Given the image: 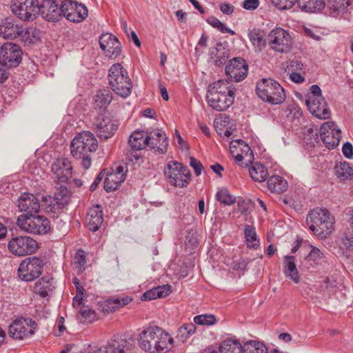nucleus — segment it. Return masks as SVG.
Listing matches in <instances>:
<instances>
[{
    "label": "nucleus",
    "mask_w": 353,
    "mask_h": 353,
    "mask_svg": "<svg viewBox=\"0 0 353 353\" xmlns=\"http://www.w3.org/2000/svg\"><path fill=\"white\" fill-rule=\"evenodd\" d=\"M139 347L150 353H168L174 347V339L165 330L150 326L143 330L137 339Z\"/></svg>",
    "instance_id": "obj_1"
},
{
    "label": "nucleus",
    "mask_w": 353,
    "mask_h": 353,
    "mask_svg": "<svg viewBox=\"0 0 353 353\" xmlns=\"http://www.w3.org/2000/svg\"><path fill=\"white\" fill-rule=\"evenodd\" d=\"M98 148V141L94 135L89 131L77 134L70 145V153L76 160H81V166L88 170L92 164L91 154Z\"/></svg>",
    "instance_id": "obj_2"
},
{
    "label": "nucleus",
    "mask_w": 353,
    "mask_h": 353,
    "mask_svg": "<svg viewBox=\"0 0 353 353\" xmlns=\"http://www.w3.org/2000/svg\"><path fill=\"white\" fill-rule=\"evenodd\" d=\"M306 222L316 236L324 239L333 230L334 218L326 208H316L309 212Z\"/></svg>",
    "instance_id": "obj_3"
},
{
    "label": "nucleus",
    "mask_w": 353,
    "mask_h": 353,
    "mask_svg": "<svg viewBox=\"0 0 353 353\" xmlns=\"http://www.w3.org/2000/svg\"><path fill=\"white\" fill-rule=\"evenodd\" d=\"M109 85L117 95L126 98L132 92V81L127 70L120 63L113 64L108 72Z\"/></svg>",
    "instance_id": "obj_4"
},
{
    "label": "nucleus",
    "mask_w": 353,
    "mask_h": 353,
    "mask_svg": "<svg viewBox=\"0 0 353 353\" xmlns=\"http://www.w3.org/2000/svg\"><path fill=\"white\" fill-rule=\"evenodd\" d=\"M256 91L263 101L273 105L281 104L286 99L283 87L272 79H263L259 81L256 83Z\"/></svg>",
    "instance_id": "obj_5"
},
{
    "label": "nucleus",
    "mask_w": 353,
    "mask_h": 353,
    "mask_svg": "<svg viewBox=\"0 0 353 353\" xmlns=\"http://www.w3.org/2000/svg\"><path fill=\"white\" fill-rule=\"evenodd\" d=\"M17 225L21 230L37 235L46 234L51 230L50 221L44 216L37 214L19 215Z\"/></svg>",
    "instance_id": "obj_6"
},
{
    "label": "nucleus",
    "mask_w": 353,
    "mask_h": 353,
    "mask_svg": "<svg viewBox=\"0 0 353 353\" xmlns=\"http://www.w3.org/2000/svg\"><path fill=\"white\" fill-rule=\"evenodd\" d=\"M39 330L38 323L30 317H18L12 321L8 327L10 338L23 341L30 338Z\"/></svg>",
    "instance_id": "obj_7"
},
{
    "label": "nucleus",
    "mask_w": 353,
    "mask_h": 353,
    "mask_svg": "<svg viewBox=\"0 0 353 353\" xmlns=\"http://www.w3.org/2000/svg\"><path fill=\"white\" fill-rule=\"evenodd\" d=\"M164 174L171 185L179 188L187 187L192 179L190 170L176 161H170L167 163Z\"/></svg>",
    "instance_id": "obj_8"
},
{
    "label": "nucleus",
    "mask_w": 353,
    "mask_h": 353,
    "mask_svg": "<svg viewBox=\"0 0 353 353\" xmlns=\"http://www.w3.org/2000/svg\"><path fill=\"white\" fill-rule=\"evenodd\" d=\"M44 265L45 259L43 257H28L19 264L18 276L24 281H32L42 274Z\"/></svg>",
    "instance_id": "obj_9"
},
{
    "label": "nucleus",
    "mask_w": 353,
    "mask_h": 353,
    "mask_svg": "<svg viewBox=\"0 0 353 353\" xmlns=\"http://www.w3.org/2000/svg\"><path fill=\"white\" fill-rule=\"evenodd\" d=\"M268 44L274 52L287 53L292 48V40L288 31L281 28H276L269 32Z\"/></svg>",
    "instance_id": "obj_10"
},
{
    "label": "nucleus",
    "mask_w": 353,
    "mask_h": 353,
    "mask_svg": "<svg viewBox=\"0 0 353 353\" xmlns=\"http://www.w3.org/2000/svg\"><path fill=\"white\" fill-rule=\"evenodd\" d=\"M12 13L22 21H32L39 12V0H12Z\"/></svg>",
    "instance_id": "obj_11"
},
{
    "label": "nucleus",
    "mask_w": 353,
    "mask_h": 353,
    "mask_svg": "<svg viewBox=\"0 0 353 353\" xmlns=\"http://www.w3.org/2000/svg\"><path fill=\"white\" fill-rule=\"evenodd\" d=\"M93 130L101 139H108L113 137L119 128V121L108 112H104L96 118Z\"/></svg>",
    "instance_id": "obj_12"
},
{
    "label": "nucleus",
    "mask_w": 353,
    "mask_h": 353,
    "mask_svg": "<svg viewBox=\"0 0 353 353\" xmlns=\"http://www.w3.org/2000/svg\"><path fill=\"white\" fill-rule=\"evenodd\" d=\"M9 251L18 256L34 254L38 249V243L28 236H19L12 238L8 244Z\"/></svg>",
    "instance_id": "obj_13"
},
{
    "label": "nucleus",
    "mask_w": 353,
    "mask_h": 353,
    "mask_svg": "<svg viewBox=\"0 0 353 353\" xmlns=\"http://www.w3.org/2000/svg\"><path fill=\"white\" fill-rule=\"evenodd\" d=\"M230 151L236 163L241 166L247 167L252 163L254 154L251 148L241 139L232 141L230 144Z\"/></svg>",
    "instance_id": "obj_14"
},
{
    "label": "nucleus",
    "mask_w": 353,
    "mask_h": 353,
    "mask_svg": "<svg viewBox=\"0 0 353 353\" xmlns=\"http://www.w3.org/2000/svg\"><path fill=\"white\" fill-rule=\"evenodd\" d=\"M21 47L15 43H6L0 47V63L10 68L17 67L22 60Z\"/></svg>",
    "instance_id": "obj_15"
},
{
    "label": "nucleus",
    "mask_w": 353,
    "mask_h": 353,
    "mask_svg": "<svg viewBox=\"0 0 353 353\" xmlns=\"http://www.w3.org/2000/svg\"><path fill=\"white\" fill-rule=\"evenodd\" d=\"M88 15L87 7L72 0L62 1V17L73 23H80L84 21Z\"/></svg>",
    "instance_id": "obj_16"
},
{
    "label": "nucleus",
    "mask_w": 353,
    "mask_h": 353,
    "mask_svg": "<svg viewBox=\"0 0 353 353\" xmlns=\"http://www.w3.org/2000/svg\"><path fill=\"white\" fill-rule=\"evenodd\" d=\"M225 74L231 81L240 82L248 75V65L241 57H234L226 65Z\"/></svg>",
    "instance_id": "obj_17"
},
{
    "label": "nucleus",
    "mask_w": 353,
    "mask_h": 353,
    "mask_svg": "<svg viewBox=\"0 0 353 353\" xmlns=\"http://www.w3.org/2000/svg\"><path fill=\"white\" fill-rule=\"evenodd\" d=\"M336 127L335 123L327 121L320 128L321 139L330 150L336 148L341 138V131Z\"/></svg>",
    "instance_id": "obj_18"
},
{
    "label": "nucleus",
    "mask_w": 353,
    "mask_h": 353,
    "mask_svg": "<svg viewBox=\"0 0 353 353\" xmlns=\"http://www.w3.org/2000/svg\"><path fill=\"white\" fill-rule=\"evenodd\" d=\"M146 138L149 139L146 146H148L154 152L165 154L168 148V139L164 131L157 129L146 131Z\"/></svg>",
    "instance_id": "obj_19"
},
{
    "label": "nucleus",
    "mask_w": 353,
    "mask_h": 353,
    "mask_svg": "<svg viewBox=\"0 0 353 353\" xmlns=\"http://www.w3.org/2000/svg\"><path fill=\"white\" fill-rule=\"evenodd\" d=\"M70 194L64 186H60L54 193L53 201L44 207L46 212L58 214L69 203Z\"/></svg>",
    "instance_id": "obj_20"
},
{
    "label": "nucleus",
    "mask_w": 353,
    "mask_h": 353,
    "mask_svg": "<svg viewBox=\"0 0 353 353\" xmlns=\"http://www.w3.org/2000/svg\"><path fill=\"white\" fill-rule=\"evenodd\" d=\"M99 46L105 55L110 59H116L121 52L120 42L110 33L101 34L99 38Z\"/></svg>",
    "instance_id": "obj_21"
},
{
    "label": "nucleus",
    "mask_w": 353,
    "mask_h": 353,
    "mask_svg": "<svg viewBox=\"0 0 353 353\" xmlns=\"http://www.w3.org/2000/svg\"><path fill=\"white\" fill-rule=\"evenodd\" d=\"M48 21H59L62 17V3L59 6L57 0H43L39 4V12Z\"/></svg>",
    "instance_id": "obj_22"
},
{
    "label": "nucleus",
    "mask_w": 353,
    "mask_h": 353,
    "mask_svg": "<svg viewBox=\"0 0 353 353\" xmlns=\"http://www.w3.org/2000/svg\"><path fill=\"white\" fill-rule=\"evenodd\" d=\"M305 103L312 115L320 119H327L331 115L330 110L324 98L307 99Z\"/></svg>",
    "instance_id": "obj_23"
},
{
    "label": "nucleus",
    "mask_w": 353,
    "mask_h": 353,
    "mask_svg": "<svg viewBox=\"0 0 353 353\" xmlns=\"http://www.w3.org/2000/svg\"><path fill=\"white\" fill-rule=\"evenodd\" d=\"M52 172L61 182H67L72 175L70 161L65 157L58 158L52 165Z\"/></svg>",
    "instance_id": "obj_24"
},
{
    "label": "nucleus",
    "mask_w": 353,
    "mask_h": 353,
    "mask_svg": "<svg viewBox=\"0 0 353 353\" xmlns=\"http://www.w3.org/2000/svg\"><path fill=\"white\" fill-rule=\"evenodd\" d=\"M129 350V342L127 339L114 336L106 345L94 351V353H127Z\"/></svg>",
    "instance_id": "obj_25"
},
{
    "label": "nucleus",
    "mask_w": 353,
    "mask_h": 353,
    "mask_svg": "<svg viewBox=\"0 0 353 353\" xmlns=\"http://www.w3.org/2000/svg\"><path fill=\"white\" fill-rule=\"evenodd\" d=\"M18 207L25 214H37L40 210L39 199L32 194L23 192L18 199Z\"/></svg>",
    "instance_id": "obj_26"
},
{
    "label": "nucleus",
    "mask_w": 353,
    "mask_h": 353,
    "mask_svg": "<svg viewBox=\"0 0 353 353\" xmlns=\"http://www.w3.org/2000/svg\"><path fill=\"white\" fill-rule=\"evenodd\" d=\"M207 101L210 107L216 111L222 112L226 110L232 105L234 100V95L207 94Z\"/></svg>",
    "instance_id": "obj_27"
},
{
    "label": "nucleus",
    "mask_w": 353,
    "mask_h": 353,
    "mask_svg": "<svg viewBox=\"0 0 353 353\" xmlns=\"http://www.w3.org/2000/svg\"><path fill=\"white\" fill-rule=\"evenodd\" d=\"M21 32V24L11 18H6L0 22V37L5 39H15Z\"/></svg>",
    "instance_id": "obj_28"
},
{
    "label": "nucleus",
    "mask_w": 353,
    "mask_h": 353,
    "mask_svg": "<svg viewBox=\"0 0 353 353\" xmlns=\"http://www.w3.org/2000/svg\"><path fill=\"white\" fill-rule=\"evenodd\" d=\"M132 301V299L129 296L108 299L99 302V310L103 313H112L119 308L129 304Z\"/></svg>",
    "instance_id": "obj_29"
},
{
    "label": "nucleus",
    "mask_w": 353,
    "mask_h": 353,
    "mask_svg": "<svg viewBox=\"0 0 353 353\" xmlns=\"http://www.w3.org/2000/svg\"><path fill=\"white\" fill-rule=\"evenodd\" d=\"M210 59L216 66L224 65L230 57V50L226 45L217 43L216 46L211 48L209 51Z\"/></svg>",
    "instance_id": "obj_30"
},
{
    "label": "nucleus",
    "mask_w": 353,
    "mask_h": 353,
    "mask_svg": "<svg viewBox=\"0 0 353 353\" xmlns=\"http://www.w3.org/2000/svg\"><path fill=\"white\" fill-rule=\"evenodd\" d=\"M86 220L89 230L92 232L97 231L103 221V211L101 206L97 205L90 208L86 216Z\"/></svg>",
    "instance_id": "obj_31"
},
{
    "label": "nucleus",
    "mask_w": 353,
    "mask_h": 353,
    "mask_svg": "<svg viewBox=\"0 0 353 353\" xmlns=\"http://www.w3.org/2000/svg\"><path fill=\"white\" fill-rule=\"evenodd\" d=\"M207 94L235 95V88L231 83L227 81L218 80L208 86Z\"/></svg>",
    "instance_id": "obj_32"
},
{
    "label": "nucleus",
    "mask_w": 353,
    "mask_h": 353,
    "mask_svg": "<svg viewBox=\"0 0 353 353\" xmlns=\"http://www.w3.org/2000/svg\"><path fill=\"white\" fill-rule=\"evenodd\" d=\"M338 245L344 256L353 257V231L343 232L339 239Z\"/></svg>",
    "instance_id": "obj_33"
},
{
    "label": "nucleus",
    "mask_w": 353,
    "mask_h": 353,
    "mask_svg": "<svg viewBox=\"0 0 353 353\" xmlns=\"http://www.w3.org/2000/svg\"><path fill=\"white\" fill-rule=\"evenodd\" d=\"M284 274L295 283L300 281L299 271L296 265V258L294 256H285L283 259Z\"/></svg>",
    "instance_id": "obj_34"
},
{
    "label": "nucleus",
    "mask_w": 353,
    "mask_h": 353,
    "mask_svg": "<svg viewBox=\"0 0 353 353\" xmlns=\"http://www.w3.org/2000/svg\"><path fill=\"white\" fill-rule=\"evenodd\" d=\"M220 353H243V344L236 338H227L219 346Z\"/></svg>",
    "instance_id": "obj_35"
},
{
    "label": "nucleus",
    "mask_w": 353,
    "mask_h": 353,
    "mask_svg": "<svg viewBox=\"0 0 353 353\" xmlns=\"http://www.w3.org/2000/svg\"><path fill=\"white\" fill-rule=\"evenodd\" d=\"M148 140L146 138V132L136 130L130 136L128 143L132 150L138 151L146 147Z\"/></svg>",
    "instance_id": "obj_36"
},
{
    "label": "nucleus",
    "mask_w": 353,
    "mask_h": 353,
    "mask_svg": "<svg viewBox=\"0 0 353 353\" xmlns=\"http://www.w3.org/2000/svg\"><path fill=\"white\" fill-rule=\"evenodd\" d=\"M299 8L305 12H321L325 6V0H298Z\"/></svg>",
    "instance_id": "obj_37"
},
{
    "label": "nucleus",
    "mask_w": 353,
    "mask_h": 353,
    "mask_svg": "<svg viewBox=\"0 0 353 353\" xmlns=\"http://www.w3.org/2000/svg\"><path fill=\"white\" fill-rule=\"evenodd\" d=\"M112 99V96L108 90H99L94 96L93 106L95 109H106Z\"/></svg>",
    "instance_id": "obj_38"
},
{
    "label": "nucleus",
    "mask_w": 353,
    "mask_h": 353,
    "mask_svg": "<svg viewBox=\"0 0 353 353\" xmlns=\"http://www.w3.org/2000/svg\"><path fill=\"white\" fill-rule=\"evenodd\" d=\"M352 4V0H327V8L334 17L344 13Z\"/></svg>",
    "instance_id": "obj_39"
},
{
    "label": "nucleus",
    "mask_w": 353,
    "mask_h": 353,
    "mask_svg": "<svg viewBox=\"0 0 353 353\" xmlns=\"http://www.w3.org/2000/svg\"><path fill=\"white\" fill-rule=\"evenodd\" d=\"M252 163V165L249 168V174L252 180L260 183L265 181L268 176L266 167L258 162Z\"/></svg>",
    "instance_id": "obj_40"
},
{
    "label": "nucleus",
    "mask_w": 353,
    "mask_h": 353,
    "mask_svg": "<svg viewBox=\"0 0 353 353\" xmlns=\"http://www.w3.org/2000/svg\"><path fill=\"white\" fill-rule=\"evenodd\" d=\"M248 38L252 46L259 51H261L268 44V39H265L263 32L257 28L249 30Z\"/></svg>",
    "instance_id": "obj_41"
},
{
    "label": "nucleus",
    "mask_w": 353,
    "mask_h": 353,
    "mask_svg": "<svg viewBox=\"0 0 353 353\" xmlns=\"http://www.w3.org/2000/svg\"><path fill=\"white\" fill-rule=\"evenodd\" d=\"M267 185L268 189L271 192L279 194L285 192L288 187L287 181L279 175H273L270 176L268 179Z\"/></svg>",
    "instance_id": "obj_42"
},
{
    "label": "nucleus",
    "mask_w": 353,
    "mask_h": 353,
    "mask_svg": "<svg viewBox=\"0 0 353 353\" xmlns=\"http://www.w3.org/2000/svg\"><path fill=\"white\" fill-rule=\"evenodd\" d=\"M244 235L248 248L256 250L259 247L260 240L254 226L246 225L244 228Z\"/></svg>",
    "instance_id": "obj_43"
},
{
    "label": "nucleus",
    "mask_w": 353,
    "mask_h": 353,
    "mask_svg": "<svg viewBox=\"0 0 353 353\" xmlns=\"http://www.w3.org/2000/svg\"><path fill=\"white\" fill-rule=\"evenodd\" d=\"M123 181L124 180L122 176H119L116 174H113L112 172H108L106 174L103 183L104 190L107 192L114 191Z\"/></svg>",
    "instance_id": "obj_44"
},
{
    "label": "nucleus",
    "mask_w": 353,
    "mask_h": 353,
    "mask_svg": "<svg viewBox=\"0 0 353 353\" xmlns=\"http://www.w3.org/2000/svg\"><path fill=\"white\" fill-rule=\"evenodd\" d=\"M243 353H268V350L263 343L250 340L243 344Z\"/></svg>",
    "instance_id": "obj_45"
},
{
    "label": "nucleus",
    "mask_w": 353,
    "mask_h": 353,
    "mask_svg": "<svg viewBox=\"0 0 353 353\" xmlns=\"http://www.w3.org/2000/svg\"><path fill=\"white\" fill-rule=\"evenodd\" d=\"M335 173L341 181L353 179V168L347 162H341L335 167Z\"/></svg>",
    "instance_id": "obj_46"
},
{
    "label": "nucleus",
    "mask_w": 353,
    "mask_h": 353,
    "mask_svg": "<svg viewBox=\"0 0 353 353\" xmlns=\"http://www.w3.org/2000/svg\"><path fill=\"white\" fill-rule=\"evenodd\" d=\"M81 322L83 323H92L97 320V314L94 310L88 305H83L78 312Z\"/></svg>",
    "instance_id": "obj_47"
},
{
    "label": "nucleus",
    "mask_w": 353,
    "mask_h": 353,
    "mask_svg": "<svg viewBox=\"0 0 353 353\" xmlns=\"http://www.w3.org/2000/svg\"><path fill=\"white\" fill-rule=\"evenodd\" d=\"M34 292L39 294L41 297H46L48 295V292L52 290V284L48 276H43L39 279L34 284Z\"/></svg>",
    "instance_id": "obj_48"
},
{
    "label": "nucleus",
    "mask_w": 353,
    "mask_h": 353,
    "mask_svg": "<svg viewBox=\"0 0 353 353\" xmlns=\"http://www.w3.org/2000/svg\"><path fill=\"white\" fill-rule=\"evenodd\" d=\"M195 331L196 326L194 323H185L178 328L176 339L179 341L184 343L195 332Z\"/></svg>",
    "instance_id": "obj_49"
},
{
    "label": "nucleus",
    "mask_w": 353,
    "mask_h": 353,
    "mask_svg": "<svg viewBox=\"0 0 353 353\" xmlns=\"http://www.w3.org/2000/svg\"><path fill=\"white\" fill-rule=\"evenodd\" d=\"M325 255L319 248L312 247L309 254L305 257V261H312L315 264H321L325 261Z\"/></svg>",
    "instance_id": "obj_50"
},
{
    "label": "nucleus",
    "mask_w": 353,
    "mask_h": 353,
    "mask_svg": "<svg viewBox=\"0 0 353 353\" xmlns=\"http://www.w3.org/2000/svg\"><path fill=\"white\" fill-rule=\"evenodd\" d=\"M216 199L220 203L227 205H232L236 201V198L230 194L226 188L219 190L216 194Z\"/></svg>",
    "instance_id": "obj_51"
},
{
    "label": "nucleus",
    "mask_w": 353,
    "mask_h": 353,
    "mask_svg": "<svg viewBox=\"0 0 353 353\" xmlns=\"http://www.w3.org/2000/svg\"><path fill=\"white\" fill-rule=\"evenodd\" d=\"M21 32H19L18 38L26 44H30L33 42V39L35 37L34 33L36 32V29L34 28H24L22 25H21Z\"/></svg>",
    "instance_id": "obj_52"
},
{
    "label": "nucleus",
    "mask_w": 353,
    "mask_h": 353,
    "mask_svg": "<svg viewBox=\"0 0 353 353\" xmlns=\"http://www.w3.org/2000/svg\"><path fill=\"white\" fill-rule=\"evenodd\" d=\"M86 253L82 249H79L76 252L74 257V264L75 268L79 270V272H82L85 270V265L86 264Z\"/></svg>",
    "instance_id": "obj_53"
},
{
    "label": "nucleus",
    "mask_w": 353,
    "mask_h": 353,
    "mask_svg": "<svg viewBox=\"0 0 353 353\" xmlns=\"http://www.w3.org/2000/svg\"><path fill=\"white\" fill-rule=\"evenodd\" d=\"M194 323L200 325H212L216 323V318L212 314H201L194 316Z\"/></svg>",
    "instance_id": "obj_54"
},
{
    "label": "nucleus",
    "mask_w": 353,
    "mask_h": 353,
    "mask_svg": "<svg viewBox=\"0 0 353 353\" xmlns=\"http://www.w3.org/2000/svg\"><path fill=\"white\" fill-rule=\"evenodd\" d=\"M323 285L326 289L334 290L340 288L341 281L337 276L331 275L324 279Z\"/></svg>",
    "instance_id": "obj_55"
},
{
    "label": "nucleus",
    "mask_w": 353,
    "mask_h": 353,
    "mask_svg": "<svg viewBox=\"0 0 353 353\" xmlns=\"http://www.w3.org/2000/svg\"><path fill=\"white\" fill-rule=\"evenodd\" d=\"M286 71L288 74L292 72H303L304 65L303 63L299 60H290L286 66Z\"/></svg>",
    "instance_id": "obj_56"
},
{
    "label": "nucleus",
    "mask_w": 353,
    "mask_h": 353,
    "mask_svg": "<svg viewBox=\"0 0 353 353\" xmlns=\"http://www.w3.org/2000/svg\"><path fill=\"white\" fill-rule=\"evenodd\" d=\"M272 3L279 10H288L293 7L298 0H271Z\"/></svg>",
    "instance_id": "obj_57"
},
{
    "label": "nucleus",
    "mask_w": 353,
    "mask_h": 353,
    "mask_svg": "<svg viewBox=\"0 0 353 353\" xmlns=\"http://www.w3.org/2000/svg\"><path fill=\"white\" fill-rule=\"evenodd\" d=\"M190 165L193 168L196 176L201 175L202 171L204 170L203 165L201 161L193 157L190 158Z\"/></svg>",
    "instance_id": "obj_58"
},
{
    "label": "nucleus",
    "mask_w": 353,
    "mask_h": 353,
    "mask_svg": "<svg viewBox=\"0 0 353 353\" xmlns=\"http://www.w3.org/2000/svg\"><path fill=\"white\" fill-rule=\"evenodd\" d=\"M157 294L159 298L165 297L172 292L171 285L166 284L156 287Z\"/></svg>",
    "instance_id": "obj_59"
},
{
    "label": "nucleus",
    "mask_w": 353,
    "mask_h": 353,
    "mask_svg": "<svg viewBox=\"0 0 353 353\" xmlns=\"http://www.w3.org/2000/svg\"><path fill=\"white\" fill-rule=\"evenodd\" d=\"M159 298L157 294L156 288H153L143 294L141 296L142 301H151Z\"/></svg>",
    "instance_id": "obj_60"
},
{
    "label": "nucleus",
    "mask_w": 353,
    "mask_h": 353,
    "mask_svg": "<svg viewBox=\"0 0 353 353\" xmlns=\"http://www.w3.org/2000/svg\"><path fill=\"white\" fill-rule=\"evenodd\" d=\"M310 91H311V95L307 96V99L324 98L322 96L321 90L320 87L318 85H316V84L312 85L310 87Z\"/></svg>",
    "instance_id": "obj_61"
},
{
    "label": "nucleus",
    "mask_w": 353,
    "mask_h": 353,
    "mask_svg": "<svg viewBox=\"0 0 353 353\" xmlns=\"http://www.w3.org/2000/svg\"><path fill=\"white\" fill-rule=\"evenodd\" d=\"M259 6V0H245L243 3V8L247 10H254Z\"/></svg>",
    "instance_id": "obj_62"
},
{
    "label": "nucleus",
    "mask_w": 353,
    "mask_h": 353,
    "mask_svg": "<svg viewBox=\"0 0 353 353\" xmlns=\"http://www.w3.org/2000/svg\"><path fill=\"white\" fill-rule=\"evenodd\" d=\"M343 155L347 158L351 159L353 157V145L350 142H346L343 144L342 148Z\"/></svg>",
    "instance_id": "obj_63"
},
{
    "label": "nucleus",
    "mask_w": 353,
    "mask_h": 353,
    "mask_svg": "<svg viewBox=\"0 0 353 353\" xmlns=\"http://www.w3.org/2000/svg\"><path fill=\"white\" fill-rule=\"evenodd\" d=\"M84 292H77L72 300V305L75 308L81 307L83 301Z\"/></svg>",
    "instance_id": "obj_64"
}]
</instances>
